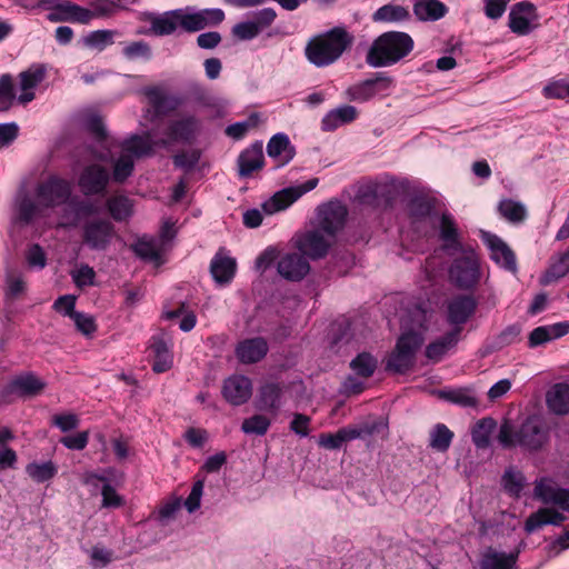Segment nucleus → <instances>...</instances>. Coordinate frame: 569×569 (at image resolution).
<instances>
[{
    "label": "nucleus",
    "mask_w": 569,
    "mask_h": 569,
    "mask_svg": "<svg viewBox=\"0 0 569 569\" xmlns=\"http://www.w3.org/2000/svg\"><path fill=\"white\" fill-rule=\"evenodd\" d=\"M355 37L345 27H335L313 37L306 47V56L317 67L336 62L353 43Z\"/></svg>",
    "instance_id": "f257e3e1"
},
{
    "label": "nucleus",
    "mask_w": 569,
    "mask_h": 569,
    "mask_svg": "<svg viewBox=\"0 0 569 569\" xmlns=\"http://www.w3.org/2000/svg\"><path fill=\"white\" fill-rule=\"evenodd\" d=\"M415 47L406 32L387 31L376 38L367 52L366 62L375 68L388 67L405 59Z\"/></svg>",
    "instance_id": "f03ea898"
},
{
    "label": "nucleus",
    "mask_w": 569,
    "mask_h": 569,
    "mask_svg": "<svg viewBox=\"0 0 569 569\" xmlns=\"http://www.w3.org/2000/svg\"><path fill=\"white\" fill-rule=\"evenodd\" d=\"M548 439L549 428L537 416L528 417L518 430H515L510 422L505 421L498 433V441L505 449L518 445L527 450L537 451L547 443Z\"/></svg>",
    "instance_id": "7ed1b4c3"
},
{
    "label": "nucleus",
    "mask_w": 569,
    "mask_h": 569,
    "mask_svg": "<svg viewBox=\"0 0 569 569\" xmlns=\"http://www.w3.org/2000/svg\"><path fill=\"white\" fill-rule=\"evenodd\" d=\"M423 343V337L413 331L402 333L388 357L386 370L396 373L410 371L416 363V353Z\"/></svg>",
    "instance_id": "20e7f679"
},
{
    "label": "nucleus",
    "mask_w": 569,
    "mask_h": 569,
    "mask_svg": "<svg viewBox=\"0 0 569 569\" xmlns=\"http://www.w3.org/2000/svg\"><path fill=\"white\" fill-rule=\"evenodd\" d=\"M451 282L460 289H472L481 278L480 258L473 249H461L449 268Z\"/></svg>",
    "instance_id": "39448f33"
},
{
    "label": "nucleus",
    "mask_w": 569,
    "mask_h": 569,
    "mask_svg": "<svg viewBox=\"0 0 569 569\" xmlns=\"http://www.w3.org/2000/svg\"><path fill=\"white\" fill-rule=\"evenodd\" d=\"M72 184L57 174H50L37 184L34 194L42 207L54 208L69 201Z\"/></svg>",
    "instance_id": "423d86ee"
},
{
    "label": "nucleus",
    "mask_w": 569,
    "mask_h": 569,
    "mask_svg": "<svg viewBox=\"0 0 569 569\" xmlns=\"http://www.w3.org/2000/svg\"><path fill=\"white\" fill-rule=\"evenodd\" d=\"M395 83L392 77L386 72H377L372 78L350 86L346 97L350 101L366 102L378 94L386 93Z\"/></svg>",
    "instance_id": "0eeeda50"
},
{
    "label": "nucleus",
    "mask_w": 569,
    "mask_h": 569,
    "mask_svg": "<svg viewBox=\"0 0 569 569\" xmlns=\"http://www.w3.org/2000/svg\"><path fill=\"white\" fill-rule=\"evenodd\" d=\"M200 128L201 121L194 116L172 120L166 127V138L158 140L157 144L167 147L174 142L191 143L197 139Z\"/></svg>",
    "instance_id": "6e6552de"
},
{
    "label": "nucleus",
    "mask_w": 569,
    "mask_h": 569,
    "mask_svg": "<svg viewBox=\"0 0 569 569\" xmlns=\"http://www.w3.org/2000/svg\"><path fill=\"white\" fill-rule=\"evenodd\" d=\"M114 236V226L107 219H91L82 226V243L91 250H107Z\"/></svg>",
    "instance_id": "1a4fd4ad"
},
{
    "label": "nucleus",
    "mask_w": 569,
    "mask_h": 569,
    "mask_svg": "<svg viewBox=\"0 0 569 569\" xmlns=\"http://www.w3.org/2000/svg\"><path fill=\"white\" fill-rule=\"evenodd\" d=\"M46 383L32 372L19 375L11 379L1 390L3 402L10 403L14 397L28 398L40 395Z\"/></svg>",
    "instance_id": "9d476101"
},
{
    "label": "nucleus",
    "mask_w": 569,
    "mask_h": 569,
    "mask_svg": "<svg viewBox=\"0 0 569 569\" xmlns=\"http://www.w3.org/2000/svg\"><path fill=\"white\" fill-rule=\"evenodd\" d=\"M333 240L335 238H329L321 229L316 228L297 236L296 247L303 257L316 260L328 253Z\"/></svg>",
    "instance_id": "9b49d317"
},
{
    "label": "nucleus",
    "mask_w": 569,
    "mask_h": 569,
    "mask_svg": "<svg viewBox=\"0 0 569 569\" xmlns=\"http://www.w3.org/2000/svg\"><path fill=\"white\" fill-rule=\"evenodd\" d=\"M51 12L47 19L51 22H90V14L87 8L80 7L69 0H48L42 2Z\"/></svg>",
    "instance_id": "f8f14e48"
},
{
    "label": "nucleus",
    "mask_w": 569,
    "mask_h": 569,
    "mask_svg": "<svg viewBox=\"0 0 569 569\" xmlns=\"http://www.w3.org/2000/svg\"><path fill=\"white\" fill-rule=\"evenodd\" d=\"M478 302L470 295H457L447 302V321L453 326L452 330L462 331L463 325L475 315Z\"/></svg>",
    "instance_id": "ddd939ff"
},
{
    "label": "nucleus",
    "mask_w": 569,
    "mask_h": 569,
    "mask_svg": "<svg viewBox=\"0 0 569 569\" xmlns=\"http://www.w3.org/2000/svg\"><path fill=\"white\" fill-rule=\"evenodd\" d=\"M347 216V207L338 200H331L318 209V228L329 238H335L336 233L343 228Z\"/></svg>",
    "instance_id": "4468645a"
},
{
    "label": "nucleus",
    "mask_w": 569,
    "mask_h": 569,
    "mask_svg": "<svg viewBox=\"0 0 569 569\" xmlns=\"http://www.w3.org/2000/svg\"><path fill=\"white\" fill-rule=\"evenodd\" d=\"M223 19L224 12L221 9H203L196 12L181 9L180 28L187 32H197L207 27L218 26Z\"/></svg>",
    "instance_id": "2eb2a0df"
},
{
    "label": "nucleus",
    "mask_w": 569,
    "mask_h": 569,
    "mask_svg": "<svg viewBox=\"0 0 569 569\" xmlns=\"http://www.w3.org/2000/svg\"><path fill=\"white\" fill-rule=\"evenodd\" d=\"M435 199L415 197L409 202V217L415 229L427 233L429 228H435L433 212Z\"/></svg>",
    "instance_id": "dca6fc26"
},
{
    "label": "nucleus",
    "mask_w": 569,
    "mask_h": 569,
    "mask_svg": "<svg viewBox=\"0 0 569 569\" xmlns=\"http://www.w3.org/2000/svg\"><path fill=\"white\" fill-rule=\"evenodd\" d=\"M110 176L100 164H90L83 169L79 177V187L86 196L103 194L107 190Z\"/></svg>",
    "instance_id": "f3484780"
},
{
    "label": "nucleus",
    "mask_w": 569,
    "mask_h": 569,
    "mask_svg": "<svg viewBox=\"0 0 569 569\" xmlns=\"http://www.w3.org/2000/svg\"><path fill=\"white\" fill-rule=\"evenodd\" d=\"M482 240L490 250V258L503 269L516 272L517 259L511 248L498 236L485 232Z\"/></svg>",
    "instance_id": "a211bd4d"
},
{
    "label": "nucleus",
    "mask_w": 569,
    "mask_h": 569,
    "mask_svg": "<svg viewBox=\"0 0 569 569\" xmlns=\"http://www.w3.org/2000/svg\"><path fill=\"white\" fill-rule=\"evenodd\" d=\"M143 93L153 110L154 118L167 116L176 111L182 104L179 97L168 94L158 86L144 88Z\"/></svg>",
    "instance_id": "6ab92c4d"
},
{
    "label": "nucleus",
    "mask_w": 569,
    "mask_h": 569,
    "mask_svg": "<svg viewBox=\"0 0 569 569\" xmlns=\"http://www.w3.org/2000/svg\"><path fill=\"white\" fill-rule=\"evenodd\" d=\"M240 178H251L264 167L262 142L257 141L240 152L237 159Z\"/></svg>",
    "instance_id": "aec40b11"
},
{
    "label": "nucleus",
    "mask_w": 569,
    "mask_h": 569,
    "mask_svg": "<svg viewBox=\"0 0 569 569\" xmlns=\"http://www.w3.org/2000/svg\"><path fill=\"white\" fill-rule=\"evenodd\" d=\"M277 269L282 278L290 281H300L310 271V264L301 253L290 252L279 258Z\"/></svg>",
    "instance_id": "412c9836"
},
{
    "label": "nucleus",
    "mask_w": 569,
    "mask_h": 569,
    "mask_svg": "<svg viewBox=\"0 0 569 569\" xmlns=\"http://www.w3.org/2000/svg\"><path fill=\"white\" fill-rule=\"evenodd\" d=\"M222 395L233 406L243 405L252 395L251 380L242 375H233L224 380Z\"/></svg>",
    "instance_id": "4be33fe9"
},
{
    "label": "nucleus",
    "mask_w": 569,
    "mask_h": 569,
    "mask_svg": "<svg viewBox=\"0 0 569 569\" xmlns=\"http://www.w3.org/2000/svg\"><path fill=\"white\" fill-rule=\"evenodd\" d=\"M536 18V7L529 1H521L512 6L509 12V28L518 36H526L531 31V21Z\"/></svg>",
    "instance_id": "5701e85b"
},
{
    "label": "nucleus",
    "mask_w": 569,
    "mask_h": 569,
    "mask_svg": "<svg viewBox=\"0 0 569 569\" xmlns=\"http://www.w3.org/2000/svg\"><path fill=\"white\" fill-rule=\"evenodd\" d=\"M269 346L264 338L256 337L240 341L234 349L239 362L243 365L257 363L268 353Z\"/></svg>",
    "instance_id": "b1692460"
},
{
    "label": "nucleus",
    "mask_w": 569,
    "mask_h": 569,
    "mask_svg": "<svg viewBox=\"0 0 569 569\" xmlns=\"http://www.w3.org/2000/svg\"><path fill=\"white\" fill-rule=\"evenodd\" d=\"M46 74L47 69L43 64H32L19 73V86L22 91L18 98L20 103L26 104L34 99L33 89L44 80Z\"/></svg>",
    "instance_id": "393cba45"
},
{
    "label": "nucleus",
    "mask_w": 569,
    "mask_h": 569,
    "mask_svg": "<svg viewBox=\"0 0 569 569\" xmlns=\"http://www.w3.org/2000/svg\"><path fill=\"white\" fill-rule=\"evenodd\" d=\"M283 388L277 382H266L260 386L256 398V408L260 411L277 415L281 407Z\"/></svg>",
    "instance_id": "a878e982"
},
{
    "label": "nucleus",
    "mask_w": 569,
    "mask_h": 569,
    "mask_svg": "<svg viewBox=\"0 0 569 569\" xmlns=\"http://www.w3.org/2000/svg\"><path fill=\"white\" fill-rule=\"evenodd\" d=\"M267 153L276 161V167L280 168L293 159L296 151L287 134L277 133L269 140Z\"/></svg>",
    "instance_id": "bb28decb"
},
{
    "label": "nucleus",
    "mask_w": 569,
    "mask_h": 569,
    "mask_svg": "<svg viewBox=\"0 0 569 569\" xmlns=\"http://www.w3.org/2000/svg\"><path fill=\"white\" fill-rule=\"evenodd\" d=\"M548 409L557 416L569 413V385L566 382L555 383L546 395Z\"/></svg>",
    "instance_id": "cd10ccee"
},
{
    "label": "nucleus",
    "mask_w": 569,
    "mask_h": 569,
    "mask_svg": "<svg viewBox=\"0 0 569 569\" xmlns=\"http://www.w3.org/2000/svg\"><path fill=\"white\" fill-rule=\"evenodd\" d=\"M150 348L153 353L152 370L157 373L170 370L173 366V355L163 337H152Z\"/></svg>",
    "instance_id": "c85d7f7f"
},
{
    "label": "nucleus",
    "mask_w": 569,
    "mask_h": 569,
    "mask_svg": "<svg viewBox=\"0 0 569 569\" xmlns=\"http://www.w3.org/2000/svg\"><path fill=\"white\" fill-rule=\"evenodd\" d=\"M358 117V110L353 106L345 104L329 111L321 121L323 131H333L342 124L355 121Z\"/></svg>",
    "instance_id": "c756f323"
},
{
    "label": "nucleus",
    "mask_w": 569,
    "mask_h": 569,
    "mask_svg": "<svg viewBox=\"0 0 569 569\" xmlns=\"http://www.w3.org/2000/svg\"><path fill=\"white\" fill-rule=\"evenodd\" d=\"M569 273V248L560 253L550 258L548 269L540 278V283L543 286L551 284Z\"/></svg>",
    "instance_id": "7c9ffc66"
},
{
    "label": "nucleus",
    "mask_w": 569,
    "mask_h": 569,
    "mask_svg": "<svg viewBox=\"0 0 569 569\" xmlns=\"http://www.w3.org/2000/svg\"><path fill=\"white\" fill-rule=\"evenodd\" d=\"M158 146L149 134H133L121 143V151L133 159L153 154V148Z\"/></svg>",
    "instance_id": "2f4dec72"
},
{
    "label": "nucleus",
    "mask_w": 569,
    "mask_h": 569,
    "mask_svg": "<svg viewBox=\"0 0 569 569\" xmlns=\"http://www.w3.org/2000/svg\"><path fill=\"white\" fill-rule=\"evenodd\" d=\"M565 520V516L552 508H540L531 513L526 522L525 530L531 533L545 525H560Z\"/></svg>",
    "instance_id": "473e14b6"
},
{
    "label": "nucleus",
    "mask_w": 569,
    "mask_h": 569,
    "mask_svg": "<svg viewBox=\"0 0 569 569\" xmlns=\"http://www.w3.org/2000/svg\"><path fill=\"white\" fill-rule=\"evenodd\" d=\"M236 260L218 252L210 263V271L218 283H228L236 273Z\"/></svg>",
    "instance_id": "72a5a7b5"
},
{
    "label": "nucleus",
    "mask_w": 569,
    "mask_h": 569,
    "mask_svg": "<svg viewBox=\"0 0 569 569\" xmlns=\"http://www.w3.org/2000/svg\"><path fill=\"white\" fill-rule=\"evenodd\" d=\"M459 338V329L450 330L445 336L427 346L426 357L433 362L440 361L442 357L458 343Z\"/></svg>",
    "instance_id": "f704fd0d"
},
{
    "label": "nucleus",
    "mask_w": 569,
    "mask_h": 569,
    "mask_svg": "<svg viewBox=\"0 0 569 569\" xmlns=\"http://www.w3.org/2000/svg\"><path fill=\"white\" fill-rule=\"evenodd\" d=\"M448 9L439 0H416L413 13L419 20L436 21L446 16Z\"/></svg>",
    "instance_id": "c9c22d12"
},
{
    "label": "nucleus",
    "mask_w": 569,
    "mask_h": 569,
    "mask_svg": "<svg viewBox=\"0 0 569 569\" xmlns=\"http://www.w3.org/2000/svg\"><path fill=\"white\" fill-rule=\"evenodd\" d=\"M518 560V552L487 551L480 560V569H515Z\"/></svg>",
    "instance_id": "e433bc0d"
},
{
    "label": "nucleus",
    "mask_w": 569,
    "mask_h": 569,
    "mask_svg": "<svg viewBox=\"0 0 569 569\" xmlns=\"http://www.w3.org/2000/svg\"><path fill=\"white\" fill-rule=\"evenodd\" d=\"M317 184L318 179H310L300 187V190L289 188L277 192L273 196L272 201L278 210L286 209L291 203H293L300 196H302V193L315 189Z\"/></svg>",
    "instance_id": "4c0bfd02"
},
{
    "label": "nucleus",
    "mask_w": 569,
    "mask_h": 569,
    "mask_svg": "<svg viewBox=\"0 0 569 569\" xmlns=\"http://www.w3.org/2000/svg\"><path fill=\"white\" fill-rule=\"evenodd\" d=\"M181 9L166 12L151 21V30L157 36H168L180 27Z\"/></svg>",
    "instance_id": "58836bf2"
},
{
    "label": "nucleus",
    "mask_w": 569,
    "mask_h": 569,
    "mask_svg": "<svg viewBox=\"0 0 569 569\" xmlns=\"http://www.w3.org/2000/svg\"><path fill=\"white\" fill-rule=\"evenodd\" d=\"M440 239L446 249L461 250V242L453 218L449 213H442L440 220Z\"/></svg>",
    "instance_id": "ea45409f"
},
{
    "label": "nucleus",
    "mask_w": 569,
    "mask_h": 569,
    "mask_svg": "<svg viewBox=\"0 0 569 569\" xmlns=\"http://www.w3.org/2000/svg\"><path fill=\"white\" fill-rule=\"evenodd\" d=\"M498 212L503 219L515 224L523 222L527 218L526 207L512 199H502L498 204Z\"/></svg>",
    "instance_id": "a19ab883"
},
{
    "label": "nucleus",
    "mask_w": 569,
    "mask_h": 569,
    "mask_svg": "<svg viewBox=\"0 0 569 569\" xmlns=\"http://www.w3.org/2000/svg\"><path fill=\"white\" fill-rule=\"evenodd\" d=\"M497 423L493 418L480 419L471 431V438L475 446L479 449H486L490 445V435L495 430Z\"/></svg>",
    "instance_id": "79ce46f5"
},
{
    "label": "nucleus",
    "mask_w": 569,
    "mask_h": 569,
    "mask_svg": "<svg viewBox=\"0 0 569 569\" xmlns=\"http://www.w3.org/2000/svg\"><path fill=\"white\" fill-rule=\"evenodd\" d=\"M410 17L409 11L399 4H385L380 7L373 14L375 22H400Z\"/></svg>",
    "instance_id": "37998d69"
},
{
    "label": "nucleus",
    "mask_w": 569,
    "mask_h": 569,
    "mask_svg": "<svg viewBox=\"0 0 569 569\" xmlns=\"http://www.w3.org/2000/svg\"><path fill=\"white\" fill-rule=\"evenodd\" d=\"M453 432L443 423H437L430 431L429 447L438 452H446L453 439Z\"/></svg>",
    "instance_id": "c03bdc74"
},
{
    "label": "nucleus",
    "mask_w": 569,
    "mask_h": 569,
    "mask_svg": "<svg viewBox=\"0 0 569 569\" xmlns=\"http://www.w3.org/2000/svg\"><path fill=\"white\" fill-rule=\"evenodd\" d=\"M107 208L116 221H123L132 213L131 200L122 194L110 197L107 200Z\"/></svg>",
    "instance_id": "a18cd8bd"
},
{
    "label": "nucleus",
    "mask_w": 569,
    "mask_h": 569,
    "mask_svg": "<svg viewBox=\"0 0 569 569\" xmlns=\"http://www.w3.org/2000/svg\"><path fill=\"white\" fill-rule=\"evenodd\" d=\"M26 472L36 482L42 483L51 480L58 472V468L51 460L46 462H31L27 465Z\"/></svg>",
    "instance_id": "49530a36"
},
{
    "label": "nucleus",
    "mask_w": 569,
    "mask_h": 569,
    "mask_svg": "<svg viewBox=\"0 0 569 569\" xmlns=\"http://www.w3.org/2000/svg\"><path fill=\"white\" fill-rule=\"evenodd\" d=\"M561 490L550 478H541L536 480L533 495L537 499L546 505H556L557 495Z\"/></svg>",
    "instance_id": "de8ad7c7"
},
{
    "label": "nucleus",
    "mask_w": 569,
    "mask_h": 569,
    "mask_svg": "<svg viewBox=\"0 0 569 569\" xmlns=\"http://www.w3.org/2000/svg\"><path fill=\"white\" fill-rule=\"evenodd\" d=\"M201 156L200 149L181 150L173 156L172 161L176 168L189 173L198 167Z\"/></svg>",
    "instance_id": "09e8293b"
},
{
    "label": "nucleus",
    "mask_w": 569,
    "mask_h": 569,
    "mask_svg": "<svg viewBox=\"0 0 569 569\" xmlns=\"http://www.w3.org/2000/svg\"><path fill=\"white\" fill-rule=\"evenodd\" d=\"M440 397L447 401L467 408H475L478 406V400L469 388H459L448 391H441Z\"/></svg>",
    "instance_id": "8fccbe9b"
},
{
    "label": "nucleus",
    "mask_w": 569,
    "mask_h": 569,
    "mask_svg": "<svg viewBox=\"0 0 569 569\" xmlns=\"http://www.w3.org/2000/svg\"><path fill=\"white\" fill-rule=\"evenodd\" d=\"M14 80L9 73L0 77V112L10 110L16 100Z\"/></svg>",
    "instance_id": "3c124183"
},
{
    "label": "nucleus",
    "mask_w": 569,
    "mask_h": 569,
    "mask_svg": "<svg viewBox=\"0 0 569 569\" xmlns=\"http://www.w3.org/2000/svg\"><path fill=\"white\" fill-rule=\"evenodd\" d=\"M377 359L369 352L359 353L350 363L351 369L362 378L371 377L377 369Z\"/></svg>",
    "instance_id": "603ef678"
},
{
    "label": "nucleus",
    "mask_w": 569,
    "mask_h": 569,
    "mask_svg": "<svg viewBox=\"0 0 569 569\" xmlns=\"http://www.w3.org/2000/svg\"><path fill=\"white\" fill-rule=\"evenodd\" d=\"M271 420L263 415H253L242 421L241 430L246 435L263 436L268 432Z\"/></svg>",
    "instance_id": "864d4df0"
},
{
    "label": "nucleus",
    "mask_w": 569,
    "mask_h": 569,
    "mask_svg": "<svg viewBox=\"0 0 569 569\" xmlns=\"http://www.w3.org/2000/svg\"><path fill=\"white\" fill-rule=\"evenodd\" d=\"M134 160L130 154L121 152L113 164L112 179L118 183L124 182L133 172Z\"/></svg>",
    "instance_id": "5fc2aeb1"
},
{
    "label": "nucleus",
    "mask_w": 569,
    "mask_h": 569,
    "mask_svg": "<svg viewBox=\"0 0 569 569\" xmlns=\"http://www.w3.org/2000/svg\"><path fill=\"white\" fill-rule=\"evenodd\" d=\"M501 481L505 490L515 497H519L525 486L523 475L513 468H509L505 471Z\"/></svg>",
    "instance_id": "6e6d98bb"
},
{
    "label": "nucleus",
    "mask_w": 569,
    "mask_h": 569,
    "mask_svg": "<svg viewBox=\"0 0 569 569\" xmlns=\"http://www.w3.org/2000/svg\"><path fill=\"white\" fill-rule=\"evenodd\" d=\"M114 31L112 30H97L92 31L83 38V43L87 47L103 50L107 46L113 43Z\"/></svg>",
    "instance_id": "4d7b16f0"
},
{
    "label": "nucleus",
    "mask_w": 569,
    "mask_h": 569,
    "mask_svg": "<svg viewBox=\"0 0 569 569\" xmlns=\"http://www.w3.org/2000/svg\"><path fill=\"white\" fill-rule=\"evenodd\" d=\"M131 250L136 253V256L143 260L153 261L159 257L154 242L144 238H141L136 243H133L131 246Z\"/></svg>",
    "instance_id": "13d9d810"
},
{
    "label": "nucleus",
    "mask_w": 569,
    "mask_h": 569,
    "mask_svg": "<svg viewBox=\"0 0 569 569\" xmlns=\"http://www.w3.org/2000/svg\"><path fill=\"white\" fill-rule=\"evenodd\" d=\"M543 96L547 99H569V82L566 80H555L543 88Z\"/></svg>",
    "instance_id": "bf43d9fd"
},
{
    "label": "nucleus",
    "mask_w": 569,
    "mask_h": 569,
    "mask_svg": "<svg viewBox=\"0 0 569 569\" xmlns=\"http://www.w3.org/2000/svg\"><path fill=\"white\" fill-rule=\"evenodd\" d=\"M90 6L91 9H88L90 21L93 18L111 17L118 8V6L111 0H94L91 1Z\"/></svg>",
    "instance_id": "052dcab7"
},
{
    "label": "nucleus",
    "mask_w": 569,
    "mask_h": 569,
    "mask_svg": "<svg viewBox=\"0 0 569 569\" xmlns=\"http://www.w3.org/2000/svg\"><path fill=\"white\" fill-rule=\"evenodd\" d=\"M71 276L78 288H84L94 283L96 272L92 267L82 264Z\"/></svg>",
    "instance_id": "680f3d73"
},
{
    "label": "nucleus",
    "mask_w": 569,
    "mask_h": 569,
    "mask_svg": "<svg viewBox=\"0 0 569 569\" xmlns=\"http://www.w3.org/2000/svg\"><path fill=\"white\" fill-rule=\"evenodd\" d=\"M231 33L234 38L241 41L251 40L260 34L258 28L251 20L234 24Z\"/></svg>",
    "instance_id": "e2e57ef3"
},
{
    "label": "nucleus",
    "mask_w": 569,
    "mask_h": 569,
    "mask_svg": "<svg viewBox=\"0 0 569 569\" xmlns=\"http://www.w3.org/2000/svg\"><path fill=\"white\" fill-rule=\"evenodd\" d=\"M390 187L382 183H371L360 188L358 194L363 202H372L379 194L390 193Z\"/></svg>",
    "instance_id": "0e129e2a"
},
{
    "label": "nucleus",
    "mask_w": 569,
    "mask_h": 569,
    "mask_svg": "<svg viewBox=\"0 0 569 569\" xmlns=\"http://www.w3.org/2000/svg\"><path fill=\"white\" fill-rule=\"evenodd\" d=\"M339 430L342 435L343 441L347 442V441H351L353 439L363 438L366 436H371L376 430V426L375 425H363L361 427L348 426L345 428H340Z\"/></svg>",
    "instance_id": "69168bd1"
},
{
    "label": "nucleus",
    "mask_w": 569,
    "mask_h": 569,
    "mask_svg": "<svg viewBox=\"0 0 569 569\" xmlns=\"http://www.w3.org/2000/svg\"><path fill=\"white\" fill-rule=\"evenodd\" d=\"M277 18V12L272 8H264L253 14L252 23L258 28L259 33L269 28Z\"/></svg>",
    "instance_id": "338daca9"
},
{
    "label": "nucleus",
    "mask_w": 569,
    "mask_h": 569,
    "mask_svg": "<svg viewBox=\"0 0 569 569\" xmlns=\"http://www.w3.org/2000/svg\"><path fill=\"white\" fill-rule=\"evenodd\" d=\"M123 54L128 59H137L144 58L149 59L151 57V49L148 43L143 41L131 42L123 49Z\"/></svg>",
    "instance_id": "774afa93"
}]
</instances>
